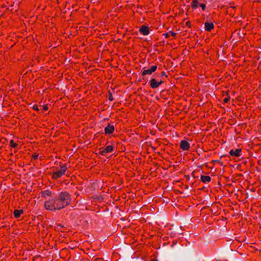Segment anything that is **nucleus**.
<instances>
[{"instance_id": "nucleus-21", "label": "nucleus", "mask_w": 261, "mask_h": 261, "mask_svg": "<svg viewBox=\"0 0 261 261\" xmlns=\"http://www.w3.org/2000/svg\"><path fill=\"white\" fill-rule=\"evenodd\" d=\"M33 109L36 111H38L39 110L38 107L37 105H35L32 107Z\"/></svg>"}, {"instance_id": "nucleus-14", "label": "nucleus", "mask_w": 261, "mask_h": 261, "mask_svg": "<svg viewBox=\"0 0 261 261\" xmlns=\"http://www.w3.org/2000/svg\"><path fill=\"white\" fill-rule=\"evenodd\" d=\"M176 35V33H174L172 31H169V32L163 34V35L166 38H169L170 36L174 37Z\"/></svg>"}, {"instance_id": "nucleus-11", "label": "nucleus", "mask_w": 261, "mask_h": 261, "mask_svg": "<svg viewBox=\"0 0 261 261\" xmlns=\"http://www.w3.org/2000/svg\"><path fill=\"white\" fill-rule=\"evenodd\" d=\"M150 86L152 89H156L159 87L158 82L155 79H151L150 81Z\"/></svg>"}, {"instance_id": "nucleus-7", "label": "nucleus", "mask_w": 261, "mask_h": 261, "mask_svg": "<svg viewBox=\"0 0 261 261\" xmlns=\"http://www.w3.org/2000/svg\"><path fill=\"white\" fill-rule=\"evenodd\" d=\"M139 32L144 36L149 35L150 33L149 27L145 25H142L139 29Z\"/></svg>"}, {"instance_id": "nucleus-12", "label": "nucleus", "mask_w": 261, "mask_h": 261, "mask_svg": "<svg viewBox=\"0 0 261 261\" xmlns=\"http://www.w3.org/2000/svg\"><path fill=\"white\" fill-rule=\"evenodd\" d=\"M200 177L203 183H208L211 181V177L210 176L201 175Z\"/></svg>"}, {"instance_id": "nucleus-28", "label": "nucleus", "mask_w": 261, "mask_h": 261, "mask_svg": "<svg viewBox=\"0 0 261 261\" xmlns=\"http://www.w3.org/2000/svg\"><path fill=\"white\" fill-rule=\"evenodd\" d=\"M260 24H261V22H260Z\"/></svg>"}, {"instance_id": "nucleus-25", "label": "nucleus", "mask_w": 261, "mask_h": 261, "mask_svg": "<svg viewBox=\"0 0 261 261\" xmlns=\"http://www.w3.org/2000/svg\"><path fill=\"white\" fill-rule=\"evenodd\" d=\"M163 83V81H160V82H158L159 86H160Z\"/></svg>"}, {"instance_id": "nucleus-10", "label": "nucleus", "mask_w": 261, "mask_h": 261, "mask_svg": "<svg viewBox=\"0 0 261 261\" xmlns=\"http://www.w3.org/2000/svg\"><path fill=\"white\" fill-rule=\"evenodd\" d=\"M40 194H41V196L42 198H46L47 196H48V197L51 196L53 193L50 190H46L41 191L40 193Z\"/></svg>"}, {"instance_id": "nucleus-16", "label": "nucleus", "mask_w": 261, "mask_h": 261, "mask_svg": "<svg viewBox=\"0 0 261 261\" xmlns=\"http://www.w3.org/2000/svg\"><path fill=\"white\" fill-rule=\"evenodd\" d=\"M10 146L12 148H16L18 146V144L14 142L13 140H11L10 141Z\"/></svg>"}, {"instance_id": "nucleus-13", "label": "nucleus", "mask_w": 261, "mask_h": 261, "mask_svg": "<svg viewBox=\"0 0 261 261\" xmlns=\"http://www.w3.org/2000/svg\"><path fill=\"white\" fill-rule=\"evenodd\" d=\"M23 213V211L22 210H15L13 212L14 216L15 218H18L20 217V215Z\"/></svg>"}, {"instance_id": "nucleus-19", "label": "nucleus", "mask_w": 261, "mask_h": 261, "mask_svg": "<svg viewBox=\"0 0 261 261\" xmlns=\"http://www.w3.org/2000/svg\"><path fill=\"white\" fill-rule=\"evenodd\" d=\"M38 156H39L38 154L34 153V154L32 155V158L33 159H34V160H35L38 158Z\"/></svg>"}, {"instance_id": "nucleus-9", "label": "nucleus", "mask_w": 261, "mask_h": 261, "mask_svg": "<svg viewBox=\"0 0 261 261\" xmlns=\"http://www.w3.org/2000/svg\"><path fill=\"white\" fill-rule=\"evenodd\" d=\"M205 30L208 32L211 31L214 28V24L212 22H205L204 23Z\"/></svg>"}, {"instance_id": "nucleus-18", "label": "nucleus", "mask_w": 261, "mask_h": 261, "mask_svg": "<svg viewBox=\"0 0 261 261\" xmlns=\"http://www.w3.org/2000/svg\"><path fill=\"white\" fill-rule=\"evenodd\" d=\"M230 97L229 96H227L226 97L223 99V102L224 103H227L230 100Z\"/></svg>"}, {"instance_id": "nucleus-8", "label": "nucleus", "mask_w": 261, "mask_h": 261, "mask_svg": "<svg viewBox=\"0 0 261 261\" xmlns=\"http://www.w3.org/2000/svg\"><path fill=\"white\" fill-rule=\"evenodd\" d=\"M190 147L189 143L185 140H182L180 143V148L183 150H188Z\"/></svg>"}, {"instance_id": "nucleus-3", "label": "nucleus", "mask_w": 261, "mask_h": 261, "mask_svg": "<svg viewBox=\"0 0 261 261\" xmlns=\"http://www.w3.org/2000/svg\"><path fill=\"white\" fill-rule=\"evenodd\" d=\"M114 151V146L111 144L107 146L106 147H101L99 149V153L101 155L105 156L108 153L112 152Z\"/></svg>"}, {"instance_id": "nucleus-15", "label": "nucleus", "mask_w": 261, "mask_h": 261, "mask_svg": "<svg viewBox=\"0 0 261 261\" xmlns=\"http://www.w3.org/2000/svg\"><path fill=\"white\" fill-rule=\"evenodd\" d=\"M198 4V2L197 0H193L191 3V7L193 9H195L197 8Z\"/></svg>"}, {"instance_id": "nucleus-27", "label": "nucleus", "mask_w": 261, "mask_h": 261, "mask_svg": "<svg viewBox=\"0 0 261 261\" xmlns=\"http://www.w3.org/2000/svg\"><path fill=\"white\" fill-rule=\"evenodd\" d=\"M93 1H94V3L96 1H97L98 0H92Z\"/></svg>"}, {"instance_id": "nucleus-20", "label": "nucleus", "mask_w": 261, "mask_h": 261, "mask_svg": "<svg viewBox=\"0 0 261 261\" xmlns=\"http://www.w3.org/2000/svg\"><path fill=\"white\" fill-rule=\"evenodd\" d=\"M199 6L201 7L203 11H204L206 9V5L204 4H200Z\"/></svg>"}, {"instance_id": "nucleus-23", "label": "nucleus", "mask_w": 261, "mask_h": 261, "mask_svg": "<svg viewBox=\"0 0 261 261\" xmlns=\"http://www.w3.org/2000/svg\"><path fill=\"white\" fill-rule=\"evenodd\" d=\"M186 25L189 28H191V22L190 21H188L186 22Z\"/></svg>"}, {"instance_id": "nucleus-2", "label": "nucleus", "mask_w": 261, "mask_h": 261, "mask_svg": "<svg viewBox=\"0 0 261 261\" xmlns=\"http://www.w3.org/2000/svg\"><path fill=\"white\" fill-rule=\"evenodd\" d=\"M59 167V170L55 172H54L51 174V177L54 180H56L59 177L64 175L67 170V167L66 164H64L62 163H60Z\"/></svg>"}, {"instance_id": "nucleus-17", "label": "nucleus", "mask_w": 261, "mask_h": 261, "mask_svg": "<svg viewBox=\"0 0 261 261\" xmlns=\"http://www.w3.org/2000/svg\"><path fill=\"white\" fill-rule=\"evenodd\" d=\"M108 94H109V100L110 101H113L114 100V98H113V96L112 92L110 91H109Z\"/></svg>"}, {"instance_id": "nucleus-22", "label": "nucleus", "mask_w": 261, "mask_h": 261, "mask_svg": "<svg viewBox=\"0 0 261 261\" xmlns=\"http://www.w3.org/2000/svg\"><path fill=\"white\" fill-rule=\"evenodd\" d=\"M48 106L47 105L43 106V110L44 111H46L48 110Z\"/></svg>"}, {"instance_id": "nucleus-26", "label": "nucleus", "mask_w": 261, "mask_h": 261, "mask_svg": "<svg viewBox=\"0 0 261 261\" xmlns=\"http://www.w3.org/2000/svg\"><path fill=\"white\" fill-rule=\"evenodd\" d=\"M192 175L193 177H194V173L193 172L192 173Z\"/></svg>"}, {"instance_id": "nucleus-24", "label": "nucleus", "mask_w": 261, "mask_h": 261, "mask_svg": "<svg viewBox=\"0 0 261 261\" xmlns=\"http://www.w3.org/2000/svg\"><path fill=\"white\" fill-rule=\"evenodd\" d=\"M161 76L162 77H163V76H165L166 77H168L167 75L166 74L165 72H164V71H162L161 72Z\"/></svg>"}, {"instance_id": "nucleus-5", "label": "nucleus", "mask_w": 261, "mask_h": 261, "mask_svg": "<svg viewBox=\"0 0 261 261\" xmlns=\"http://www.w3.org/2000/svg\"><path fill=\"white\" fill-rule=\"evenodd\" d=\"M115 130V126L113 124L109 123L105 128V134L110 135L113 133Z\"/></svg>"}, {"instance_id": "nucleus-1", "label": "nucleus", "mask_w": 261, "mask_h": 261, "mask_svg": "<svg viewBox=\"0 0 261 261\" xmlns=\"http://www.w3.org/2000/svg\"><path fill=\"white\" fill-rule=\"evenodd\" d=\"M71 195L66 191L61 192L58 196L45 201L44 207L50 211L61 210L71 203Z\"/></svg>"}, {"instance_id": "nucleus-6", "label": "nucleus", "mask_w": 261, "mask_h": 261, "mask_svg": "<svg viewBox=\"0 0 261 261\" xmlns=\"http://www.w3.org/2000/svg\"><path fill=\"white\" fill-rule=\"evenodd\" d=\"M241 152L242 149L238 148L235 150H230L229 152V154L231 156L239 157L241 155Z\"/></svg>"}, {"instance_id": "nucleus-4", "label": "nucleus", "mask_w": 261, "mask_h": 261, "mask_svg": "<svg viewBox=\"0 0 261 261\" xmlns=\"http://www.w3.org/2000/svg\"><path fill=\"white\" fill-rule=\"evenodd\" d=\"M157 68H158V67L156 65H153V66H152L150 68L147 69L143 68L141 72V75H142V76H145L146 74L150 75L153 72H154V71H155L156 70Z\"/></svg>"}]
</instances>
